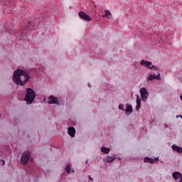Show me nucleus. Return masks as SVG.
Masks as SVG:
<instances>
[{
  "instance_id": "obj_7",
  "label": "nucleus",
  "mask_w": 182,
  "mask_h": 182,
  "mask_svg": "<svg viewBox=\"0 0 182 182\" xmlns=\"http://www.w3.org/2000/svg\"><path fill=\"white\" fill-rule=\"evenodd\" d=\"M173 177L176 182L182 181V174L180 172H174L173 173Z\"/></svg>"
},
{
  "instance_id": "obj_9",
  "label": "nucleus",
  "mask_w": 182,
  "mask_h": 182,
  "mask_svg": "<svg viewBox=\"0 0 182 182\" xmlns=\"http://www.w3.org/2000/svg\"><path fill=\"white\" fill-rule=\"evenodd\" d=\"M140 107H141V100L140 99L139 95H136V110H140Z\"/></svg>"
},
{
  "instance_id": "obj_6",
  "label": "nucleus",
  "mask_w": 182,
  "mask_h": 182,
  "mask_svg": "<svg viewBox=\"0 0 182 182\" xmlns=\"http://www.w3.org/2000/svg\"><path fill=\"white\" fill-rule=\"evenodd\" d=\"M78 15L80 19H82L83 21H87V22H90V21H92V17L89 16V15L86 14V13L83 11H80Z\"/></svg>"
},
{
  "instance_id": "obj_19",
  "label": "nucleus",
  "mask_w": 182,
  "mask_h": 182,
  "mask_svg": "<svg viewBox=\"0 0 182 182\" xmlns=\"http://www.w3.org/2000/svg\"><path fill=\"white\" fill-rule=\"evenodd\" d=\"M155 79H157V80H161V77L160 76L159 73H158L157 75H155Z\"/></svg>"
},
{
  "instance_id": "obj_2",
  "label": "nucleus",
  "mask_w": 182,
  "mask_h": 182,
  "mask_svg": "<svg viewBox=\"0 0 182 182\" xmlns=\"http://www.w3.org/2000/svg\"><path fill=\"white\" fill-rule=\"evenodd\" d=\"M26 92V93L24 97V100L27 102V105H32L36 97V93L35 92V90L31 88H27Z\"/></svg>"
},
{
  "instance_id": "obj_17",
  "label": "nucleus",
  "mask_w": 182,
  "mask_h": 182,
  "mask_svg": "<svg viewBox=\"0 0 182 182\" xmlns=\"http://www.w3.org/2000/svg\"><path fill=\"white\" fill-rule=\"evenodd\" d=\"M154 79H156V75L151 74L149 75L147 80H154Z\"/></svg>"
},
{
  "instance_id": "obj_23",
  "label": "nucleus",
  "mask_w": 182,
  "mask_h": 182,
  "mask_svg": "<svg viewBox=\"0 0 182 182\" xmlns=\"http://www.w3.org/2000/svg\"><path fill=\"white\" fill-rule=\"evenodd\" d=\"M154 161H159V158H155V159H154Z\"/></svg>"
},
{
  "instance_id": "obj_8",
  "label": "nucleus",
  "mask_w": 182,
  "mask_h": 182,
  "mask_svg": "<svg viewBox=\"0 0 182 182\" xmlns=\"http://www.w3.org/2000/svg\"><path fill=\"white\" fill-rule=\"evenodd\" d=\"M58 102V97H53L52 95H50L49 97H48V102L50 104V105H57Z\"/></svg>"
},
{
  "instance_id": "obj_16",
  "label": "nucleus",
  "mask_w": 182,
  "mask_h": 182,
  "mask_svg": "<svg viewBox=\"0 0 182 182\" xmlns=\"http://www.w3.org/2000/svg\"><path fill=\"white\" fill-rule=\"evenodd\" d=\"M126 112L129 113H132L133 112V107L131 105L127 104Z\"/></svg>"
},
{
  "instance_id": "obj_21",
  "label": "nucleus",
  "mask_w": 182,
  "mask_h": 182,
  "mask_svg": "<svg viewBox=\"0 0 182 182\" xmlns=\"http://www.w3.org/2000/svg\"><path fill=\"white\" fill-rule=\"evenodd\" d=\"M0 163H1V166H4L5 165V160L1 159Z\"/></svg>"
},
{
  "instance_id": "obj_3",
  "label": "nucleus",
  "mask_w": 182,
  "mask_h": 182,
  "mask_svg": "<svg viewBox=\"0 0 182 182\" xmlns=\"http://www.w3.org/2000/svg\"><path fill=\"white\" fill-rule=\"evenodd\" d=\"M140 65H141V66H144L145 68H148V69H151V70L154 69V70H156V72H159V69L157 68H156L154 65H151V62L141 60Z\"/></svg>"
},
{
  "instance_id": "obj_12",
  "label": "nucleus",
  "mask_w": 182,
  "mask_h": 182,
  "mask_svg": "<svg viewBox=\"0 0 182 182\" xmlns=\"http://www.w3.org/2000/svg\"><path fill=\"white\" fill-rule=\"evenodd\" d=\"M105 15L102 16L103 18H107V19H110L112 18V13L109 10H105Z\"/></svg>"
},
{
  "instance_id": "obj_18",
  "label": "nucleus",
  "mask_w": 182,
  "mask_h": 182,
  "mask_svg": "<svg viewBox=\"0 0 182 182\" xmlns=\"http://www.w3.org/2000/svg\"><path fill=\"white\" fill-rule=\"evenodd\" d=\"M65 171L68 174H70V167L69 166V165L66 166Z\"/></svg>"
},
{
  "instance_id": "obj_4",
  "label": "nucleus",
  "mask_w": 182,
  "mask_h": 182,
  "mask_svg": "<svg viewBox=\"0 0 182 182\" xmlns=\"http://www.w3.org/2000/svg\"><path fill=\"white\" fill-rule=\"evenodd\" d=\"M29 159H31V152L29 151H27L24 152L21 156V164L25 165L28 161H29Z\"/></svg>"
},
{
  "instance_id": "obj_27",
  "label": "nucleus",
  "mask_w": 182,
  "mask_h": 182,
  "mask_svg": "<svg viewBox=\"0 0 182 182\" xmlns=\"http://www.w3.org/2000/svg\"><path fill=\"white\" fill-rule=\"evenodd\" d=\"M9 2V4H11V1H8Z\"/></svg>"
},
{
  "instance_id": "obj_10",
  "label": "nucleus",
  "mask_w": 182,
  "mask_h": 182,
  "mask_svg": "<svg viewBox=\"0 0 182 182\" xmlns=\"http://www.w3.org/2000/svg\"><path fill=\"white\" fill-rule=\"evenodd\" d=\"M75 133H76V130L75 129V128L73 127L68 128L69 136H70L71 137H75Z\"/></svg>"
},
{
  "instance_id": "obj_26",
  "label": "nucleus",
  "mask_w": 182,
  "mask_h": 182,
  "mask_svg": "<svg viewBox=\"0 0 182 182\" xmlns=\"http://www.w3.org/2000/svg\"><path fill=\"white\" fill-rule=\"evenodd\" d=\"M88 87H90V85L88 84Z\"/></svg>"
},
{
  "instance_id": "obj_15",
  "label": "nucleus",
  "mask_w": 182,
  "mask_h": 182,
  "mask_svg": "<svg viewBox=\"0 0 182 182\" xmlns=\"http://www.w3.org/2000/svg\"><path fill=\"white\" fill-rule=\"evenodd\" d=\"M101 151L102 153H105V154H109V153L110 152V149L109 148H107V147H102L101 148Z\"/></svg>"
},
{
  "instance_id": "obj_13",
  "label": "nucleus",
  "mask_w": 182,
  "mask_h": 182,
  "mask_svg": "<svg viewBox=\"0 0 182 182\" xmlns=\"http://www.w3.org/2000/svg\"><path fill=\"white\" fill-rule=\"evenodd\" d=\"M171 147L172 150L177 151V153H182V148L177 146L176 145H173Z\"/></svg>"
},
{
  "instance_id": "obj_24",
  "label": "nucleus",
  "mask_w": 182,
  "mask_h": 182,
  "mask_svg": "<svg viewBox=\"0 0 182 182\" xmlns=\"http://www.w3.org/2000/svg\"><path fill=\"white\" fill-rule=\"evenodd\" d=\"M87 163H89V159L86 161V164H87Z\"/></svg>"
},
{
  "instance_id": "obj_20",
  "label": "nucleus",
  "mask_w": 182,
  "mask_h": 182,
  "mask_svg": "<svg viewBox=\"0 0 182 182\" xmlns=\"http://www.w3.org/2000/svg\"><path fill=\"white\" fill-rule=\"evenodd\" d=\"M124 105H123V104H120V105H119V109L120 110H124Z\"/></svg>"
},
{
  "instance_id": "obj_14",
  "label": "nucleus",
  "mask_w": 182,
  "mask_h": 182,
  "mask_svg": "<svg viewBox=\"0 0 182 182\" xmlns=\"http://www.w3.org/2000/svg\"><path fill=\"white\" fill-rule=\"evenodd\" d=\"M144 161V163H150V164H153L154 163V159L149 157H145Z\"/></svg>"
},
{
  "instance_id": "obj_25",
  "label": "nucleus",
  "mask_w": 182,
  "mask_h": 182,
  "mask_svg": "<svg viewBox=\"0 0 182 182\" xmlns=\"http://www.w3.org/2000/svg\"><path fill=\"white\" fill-rule=\"evenodd\" d=\"M72 173H75V171L73 170V171H72Z\"/></svg>"
},
{
  "instance_id": "obj_11",
  "label": "nucleus",
  "mask_w": 182,
  "mask_h": 182,
  "mask_svg": "<svg viewBox=\"0 0 182 182\" xmlns=\"http://www.w3.org/2000/svg\"><path fill=\"white\" fill-rule=\"evenodd\" d=\"M114 160H116V157L109 156L104 159V161L105 163H112V161H114Z\"/></svg>"
},
{
  "instance_id": "obj_1",
  "label": "nucleus",
  "mask_w": 182,
  "mask_h": 182,
  "mask_svg": "<svg viewBox=\"0 0 182 182\" xmlns=\"http://www.w3.org/2000/svg\"><path fill=\"white\" fill-rule=\"evenodd\" d=\"M29 75L22 69L16 70L13 75V82L16 84L23 86L29 80Z\"/></svg>"
},
{
  "instance_id": "obj_22",
  "label": "nucleus",
  "mask_w": 182,
  "mask_h": 182,
  "mask_svg": "<svg viewBox=\"0 0 182 182\" xmlns=\"http://www.w3.org/2000/svg\"><path fill=\"white\" fill-rule=\"evenodd\" d=\"M89 179L91 181V182H93V178H92V176H89Z\"/></svg>"
},
{
  "instance_id": "obj_5",
  "label": "nucleus",
  "mask_w": 182,
  "mask_h": 182,
  "mask_svg": "<svg viewBox=\"0 0 182 182\" xmlns=\"http://www.w3.org/2000/svg\"><path fill=\"white\" fill-rule=\"evenodd\" d=\"M140 93L141 100L143 102H146V100H147V99L149 98V92H147V90L145 87H141L140 89Z\"/></svg>"
}]
</instances>
